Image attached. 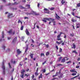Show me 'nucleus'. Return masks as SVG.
<instances>
[{
  "label": "nucleus",
  "mask_w": 80,
  "mask_h": 80,
  "mask_svg": "<svg viewBox=\"0 0 80 80\" xmlns=\"http://www.w3.org/2000/svg\"><path fill=\"white\" fill-rule=\"evenodd\" d=\"M44 19L45 20H48V21H50V20H52V21L53 23V25H55L56 22H55V21H54V20H55L54 19H52L51 18H45Z\"/></svg>",
  "instance_id": "f257e3e1"
},
{
  "label": "nucleus",
  "mask_w": 80,
  "mask_h": 80,
  "mask_svg": "<svg viewBox=\"0 0 80 80\" xmlns=\"http://www.w3.org/2000/svg\"><path fill=\"white\" fill-rule=\"evenodd\" d=\"M62 34H63V33L61 32L60 34L58 35V36H57V40H58V41H59V40H62V38H60V37H61V35Z\"/></svg>",
  "instance_id": "f03ea898"
},
{
  "label": "nucleus",
  "mask_w": 80,
  "mask_h": 80,
  "mask_svg": "<svg viewBox=\"0 0 80 80\" xmlns=\"http://www.w3.org/2000/svg\"><path fill=\"white\" fill-rule=\"evenodd\" d=\"M31 13H32V15H35V16H37L39 15H40V14H39L38 13H37V12H36L33 11H32L31 12Z\"/></svg>",
  "instance_id": "7ed1b4c3"
},
{
  "label": "nucleus",
  "mask_w": 80,
  "mask_h": 80,
  "mask_svg": "<svg viewBox=\"0 0 80 80\" xmlns=\"http://www.w3.org/2000/svg\"><path fill=\"white\" fill-rule=\"evenodd\" d=\"M56 16H55V18L56 19H57V20H60V17L58 15L57 13H56Z\"/></svg>",
  "instance_id": "20e7f679"
},
{
  "label": "nucleus",
  "mask_w": 80,
  "mask_h": 80,
  "mask_svg": "<svg viewBox=\"0 0 80 80\" xmlns=\"http://www.w3.org/2000/svg\"><path fill=\"white\" fill-rule=\"evenodd\" d=\"M25 32H26V34L28 35V36H29L30 35V32H28V29H26V30L25 31Z\"/></svg>",
  "instance_id": "39448f33"
},
{
  "label": "nucleus",
  "mask_w": 80,
  "mask_h": 80,
  "mask_svg": "<svg viewBox=\"0 0 80 80\" xmlns=\"http://www.w3.org/2000/svg\"><path fill=\"white\" fill-rule=\"evenodd\" d=\"M21 53H22V51H20V49H18L17 50V53L18 55H20Z\"/></svg>",
  "instance_id": "423d86ee"
},
{
  "label": "nucleus",
  "mask_w": 80,
  "mask_h": 80,
  "mask_svg": "<svg viewBox=\"0 0 80 80\" xmlns=\"http://www.w3.org/2000/svg\"><path fill=\"white\" fill-rule=\"evenodd\" d=\"M70 72H74V73H77V72L76 71H75V69L70 70Z\"/></svg>",
  "instance_id": "0eeeda50"
},
{
  "label": "nucleus",
  "mask_w": 80,
  "mask_h": 80,
  "mask_svg": "<svg viewBox=\"0 0 80 80\" xmlns=\"http://www.w3.org/2000/svg\"><path fill=\"white\" fill-rule=\"evenodd\" d=\"M18 3H17V2H15L14 3H12L11 5H17Z\"/></svg>",
  "instance_id": "6e6552de"
},
{
  "label": "nucleus",
  "mask_w": 80,
  "mask_h": 80,
  "mask_svg": "<svg viewBox=\"0 0 80 80\" xmlns=\"http://www.w3.org/2000/svg\"><path fill=\"white\" fill-rule=\"evenodd\" d=\"M65 58H67V57H65L64 58L62 59L61 61V63H64V62H65Z\"/></svg>",
  "instance_id": "1a4fd4ad"
},
{
  "label": "nucleus",
  "mask_w": 80,
  "mask_h": 80,
  "mask_svg": "<svg viewBox=\"0 0 80 80\" xmlns=\"http://www.w3.org/2000/svg\"><path fill=\"white\" fill-rule=\"evenodd\" d=\"M2 68L3 69V70H5V67L4 65V62H2Z\"/></svg>",
  "instance_id": "9d476101"
},
{
  "label": "nucleus",
  "mask_w": 80,
  "mask_h": 80,
  "mask_svg": "<svg viewBox=\"0 0 80 80\" xmlns=\"http://www.w3.org/2000/svg\"><path fill=\"white\" fill-rule=\"evenodd\" d=\"M13 29H11L8 32V33H9V35H10V34H12V33Z\"/></svg>",
  "instance_id": "9b49d317"
},
{
  "label": "nucleus",
  "mask_w": 80,
  "mask_h": 80,
  "mask_svg": "<svg viewBox=\"0 0 80 80\" xmlns=\"http://www.w3.org/2000/svg\"><path fill=\"white\" fill-rule=\"evenodd\" d=\"M17 37H16L15 38L13 39L12 41V42L14 43V42H15L17 41Z\"/></svg>",
  "instance_id": "f8f14e48"
},
{
  "label": "nucleus",
  "mask_w": 80,
  "mask_h": 80,
  "mask_svg": "<svg viewBox=\"0 0 80 80\" xmlns=\"http://www.w3.org/2000/svg\"><path fill=\"white\" fill-rule=\"evenodd\" d=\"M62 42H63V41H60V42H59L58 41H57L56 42V43H57V44L58 45H60V44H61V43H62Z\"/></svg>",
  "instance_id": "ddd939ff"
},
{
  "label": "nucleus",
  "mask_w": 80,
  "mask_h": 80,
  "mask_svg": "<svg viewBox=\"0 0 80 80\" xmlns=\"http://www.w3.org/2000/svg\"><path fill=\"white\" fill-rule=\"evenodd\" d=\"M33 55H34V54L33 53H31L30 55V56L31 57V58H33Z\"/></svg>",
  "instance_id": "4468645a"
},
{
  "label": "nucleus",
  "mask_w": 80,
  "mask_h": 80,
  "mask_svg": "<svg viewBox=\"0 0 80 80\" xmlns=\"http://www.w3.org/2000/svg\"><path fill=\"white\" fill-rule=\"evenodd\" d=\"M20 77L22 78H24V74L21 73V75H20Z\"/></svg>",
  "instance_id": "2eb2a0df"
},
{
  "label": "nucleus",
  "mask_w": 80,
  "mask_h": 80,
  "mask_svg": "<svg viewBox=\"0 0 80 80\" xmlns=\"http://www.w3.org/2000/svg\"><path fill=\"white\" fill-rule=\"evenodd\" d=\"M24 72H25V69H22L21 71V73L24 74Z\"/></svg>",
  "instance_id": "dca6fc26"
},
{
  "label": "nucleus",
  "mask_w": 80,
  "mask_h": 80,
  "mask_svg": "<svg viewBox=\"0 0 80 80\" xmlns=\"http://www.w3.org/2000/svg\"><path fill=\"white\" fill-rule=\"evenodd\" d=\"M19 8H20L21 9H25V8L23 7V6H22L21 5H20L19 6Z\"/></svg>",
  "instance_id": "f3484780"
},
{
  "label": "nucleus",
  "mask_w": 80,
  "mask_h": 80,
  "mask_svg": "<svg viewBox=\"0 0 80 80\" xmlns=\"http://www.w3.org/2000/svg\"><path fill=\"white\" fill-rule=\"evenodd\" d=\"M73 47H72L71 48H76V46H75V43H73Z\"/></svg>",
  "instance_id": "a211bd4d"
},
{
  "label": "nucleus",
  "mask_w": 80,
  "mask_h": 80,
  "mask_svg": "<svg viewBox=\"0 0 80 80\" xmlns=\"http://www.w3.org/2000/svg\"><path fill=\"white\" fill-rule=\"evenodd\" d=\"M2 38H4V32H2Z\"/></svg>",
  "instance_id": "6ab92c4d"
},
{
  "label": "nucleus",
  "mask_w": 80,
  "mask_h": 80,
  "mask_svg": "<svg viewBox=\"0 0 80 80\" xmlns=\"http://www.w3.org/2000/svg\"><path fill=\"white\" fill-rule=\"evenodd\" d=\"M45 18H43V20H42V21L44 22H47V20L45 19Z\"/></svg>",
  "instance_id": "aec40b11"
},
{
  "label": "nucleus",
  "mask_w": 80,
  "mask_h": 80,
  "mask_svg": "<svg viewBox=\"0 0 80 80\" xmlns=\"http://www.w3.org/2000/svg\"><path fill=\"white\" fill-rule=\"evenodd\" d=\"M80 7V3H78L77 4V6L76 7V8H77L78 7Z\"/></svg>",
  "instance_id": "412c9836"
},
{
  "label": "nucleus",
  "mask_w": 80,
  "mask_h": 80,
  "mask_svg": "<svg viewBox=\"0 0 80 80\" xmlns=\"http://www.w3.org/2000/svg\"><path fill=\"white\" fill-rule=\"evenodd\" d=\"M40 78H42V74L41 73L40 75L38 77V79H40Z\"/></svg>",
  "instance_id": "4be33fe9"
},
{
  "label": "nucleus",
  "mask_w": 80,
  "mask_h": 80,
  "mask_svg": "<svg viewBox=\"0 0 80 80\" xmlns=\"http://www.w3.org/2000/svg\"><path fill=\"white\" fill-rule=\"evenodd\" d=\"M76 26H77V28H79V27H80V24H78L76 25Z\"/></svg>",
  "instance_id": "5701e85b"
},
{
  "label": "nucleus",
  "mask_w": 80,
  "mask_h": 80,
  "mask_svg": "<svg viewBox=\"0 0 80 80\" xmlns=\"http://www.w3.org/2000/svg\"><path fill=\"white\" fill-rule=\"evenodd\" d=\"M7 6H13L12 5V3L9 2L8 4L7 5Z\"/></svg>",
  "instance_id": "b1692460"
},
{
  "label": "nucleus",
  "mask_w": 80,
  "mask_h": 80,
  "mask_svg": "<svg viewBox=\"0 0 80 80\" xmlns=\"http://www.w3.org/2000/svg\"><path fill=\"white\" fill-rule=\"evenodd\" d=\"M71 21L72 22H77V20L75 19H71Z\"/></svg>",
  "instance_id": "393cba45"
},
{
  "label": "nucleus",
  "mask_w": 80,
  "mask_h": 80,
  "mask_svg": "<svg viewBox=\"0 0 80 80\" xmlns=\"http://www.w3.org/2000/svg\"><path fill=\"white\" fill-rule=\"evenodd\" d=\"M11 63H13V64H15L16 63V62L14 61V62H13V59H12L11 60Z\"/></svg>",
  "instance_id": "a878e982"
},
{
  "label": "nucleus",
  "mask_w": 80,
  "mask_h": 80,
  "mask_svg": "<svg viewBox=\"0 0 80 80\" xmlns=\"http://www.w3.org/2000/svg\"><path fill=\"white\" fill-rule=\"evenodd\" d=\"M13 15V14L12 13H11V14L9 13L8 16V18H10V15Z\"/></svg>",
  "instance_id": "bb28decb"
},
{
  "label": "nucleus",
  "mask_w": 80,
  "mask_h": 80,
  "mask_svg": "<svg viewBox=\"0 0 80 80\" xmlns=\"http://www.w3.org/2000/svg\"><path fill=\"white\" fill-rule=\"evenodd\" d=\"M23 65V62H22V61L20 62L19 63V65H20V66H22Z\"/></svg>",
  "instance_id": "cd10ccee"
},
{
  "label": "nucleus",
  "mask_w": 80,
  "mask_h": 80,
  "mask_svg": "<svg viewBox=\"0 0 80 80\" xmlns=\"http://www.w3.org/2000/svg\"><path fill=\"white\" fill-rule=\"evenodd\" d=\"M63 0H62L61 2L62 3V4L63 5V4H64L65 3V2L63 1Z\"/></svg>",
  "instance_id": "c85d7f7f"
},
{
  "label": "nucleus",
  "mask_w": 80,
  "mask_h": 80,
  "mask_svg": "<svg viewBox=\"0 0 80 80\" xmlns=\"http://www.w3.org/2000/svg\"><path fill=\"white\" fill-rule=\"evenodd\" d=\"M26 7H28V8H30V5H26Z\"/></svg>",
  "instance_id": "c756f323"
},
{
  "label": "nucleus",
  "mask_w": 80,
  "mask_h": 80,
  "mask_svg": "<svg viewBox=\"0 0 80 80\" xmlns=\"http://www.w3.org/2000/svg\"><path fill=\"white\" fill-rule=\"evenodd\" d=\"M72 53H76V54H77V52H76V51L74 50L72 51Z\"/></svg>",
  "instance_id": "7c9ffc66"
},
{
  "label": "nucleus",
  "mask_w": 80,
  "mask_h": 80,
  "mask_svg": "<svg viewBox=\"0 0 80 80\" xmlns=\"http://www.w3.org/2000/svg\"><path fill=\"white\" fill-rule=\"evenodd\" d=\"M35 76H38V72H36L35 73Z\"/></svg>",
  "instance_id": "2f4dec72"
},
{
  "label": "nucleus",
  "mask_w": 80,
  "mask_h": 80,
  "mask_svg": "<svg viewBox=\"0 0 80 80\" xmlns=\"http://www.w3.org/2000/svg\"><path fill=\"white\" fill-rule=\"evenodd\" d=\"M55 9L54 8H51L50 9V10L51 11Z\"/></svg>",
  "instance_id": "473e14b6"
},
{
  "label": "nucleus",
  "mask_w": 80,
  "mask_h": 80,
  "mask_svg": "<svg viewBox=\"0 0 80 80\" xmlns=\"http://www.w3.org/2000/svg\"><path fill=\"white\" fill-rule=\"evenodd\" d=\"M70 36H71V37H73V36H74V33H71L70 34Z\"/></svg>",
  "instance_id": "72a5a7b5"
},
{
  "label": "nucleus",
  "mask_w": 80,
  "mask_h": 80,
  "mask_svg": "<svg viewBox=\"0 0 80 80\" xmlns=\"http://www.w3.org/2000/svg\"><path fill=\"white\" fill-rule=\"evenodd\" d=\"M20 29L21 30H23V26H21Z\"/></svg>",
  "instance_id": "f704fd0d"
},
{
  "label": "nucleus",
  "mask_w": 80,
  "mask_h": 80,
  "mask_svg": "<svg viewBox=\"0 0 80 80\" xmlns=\"http://www.w3.org/2000/svg\"><path fill=\"white\" fill-rule=\"evenodd\" d=\"M59 52L60 53L61 52H62V48H60V50L59 51Z\"/></svg>",
  "instance_id": "c9c22d12"
},
{
  "label": "nucleus",
  "mask_w": 80,
  "mask_h": 80,
  "mask_svg": "<svg viewBox=\"0 0 80 80\" xmlns=\"http://www.w3.org/2000/svg\"><path fill=\"white\" fill-rule=\"evenodd\" d=\"M62 58V57H60L59 58V59H58V62H60V60H61V59Z\"/></svg>",
  "instance_id": "e433bc0d"
},
{
  "label": "nucleus",
  "mask_w": 80,
  "mask_h": 80,
  "mask_svg": "<svg viewBox=\"0 0 80 80\" xmlns=\"http://www.w3.org/2000/svg\"><path fill=\"white\" fill-rule=\"evenodd\" d=\"M43 55L44 57H45V55L44 54L42 53H41V54L40 55L41 57H42V56H43Z\"/></svg>",
  "instance_id": "4c0bfd02"
},
{
  "label": "nucleus",
  "mask_w": 80,
  "mask_h": 80,
  "mask_svg": "<svg viewBox=\"0 0 80 80\" xmlns=\"http://www.w3.org/2000/svg\"><path fill=\"white\" fill-rule=\"evenodd\" d=\"M50 54V52H47L46 53V55L48 56Z\"/></svg>",
  "instance_id": "58836bf2"
},
{
  "label": "nucleus",
  "mask_w": 80,
  "mask_h": 80,
  "mask_svg": "<svg viewBox=\"0 0 80 80\" xmlns=\"http://www.w3.org/2000/svg\"><path fill=\"white\" fill-rule=\"evenodd\" d=\"M3 75L5 74V70H3Z\"/></svg>",
  "instance_id": "ea45409f"
},
{
  "label": "nucleus",
  "mask_w": 80,
  "mask_h": 80,
  "mask_svg": "<svg viewBox=\"0 0 80 80\" xmlns=\"http://www.w3.org/2000/svg\"><path fill=\"white\" fill-rule=\"evenodd\" d=\"M28 49V48H26L25 51V53H27Z\"/></svg>",
  "instance_id": "a19ab883"
},
{
  "label": "nucleus",
  "mask_w": 80,
  "mask_h": 80,
  "mask_svg": "<svg viewBox=\"0 0 80 80\" xmlns=\"http://www.w3.org/2000/svg\"><path fill=\"white\" fill-rule=\"evenodd\" d=\"M25 76H26L27 77H28V76H30V74H28V75H27V74H25Z\"/></svg>",
  "instance_id": "79ce46f5"
},
{
  "label": "nucleus",
  "mask_w": 80,
  "mask_h": 80,
  "mask_svg": "<svg viewBox=\"0 0 80 80\" xmlns=\"http://www.w3.org/2000/svg\"><path fill=\"white\" fill-rule=\"evenodd\" d=\"M27 15H32V13H27Z\"/></svg>",
  "instance_id": "37998d69"
},
{
  "label": "nucleus",
  "mask_w": 80,
  "mask_h": 80,
  "mask_svg": "<svg viewBox=\"0 0 80 80\" xmlns=\"http://www.w3.org/2000/svg\"><path fill=\"white\" fill-rule=\"evenodd\" d=\"M77 75V74L75 73H72V75L73 76H74V75Z\"/></svg>",
  "instance_id": "c03bdc74"
},
{
  "label": "nucleus",
  "mask_w": 80,
  "mask_h": 80,
  "mask_svg": "<svg viewBox=\"0 0 80 80\" xmlns=\"http://www.w3.org/2000/svg\"><path fill=\"white\" fill-rule=\"evenodd\" d=\"M8 64L10 68H12V67H11V66L10 65V63H8Z\"/></svg>",
  "instance_id": "a18cd8bd"
},
{
  "label": "nucleus",
  "mask_w": 80,
  "mask_h": 80,
  "mask_svg": "<svg viewBox=\"0 0 80 80\" xmlns=\"http://www.w3.org/2000/svg\"><path fill=\"white\" fill-rule=\"evenodd\" d=\"M35 77V76L34 75V74H33L32 77V79H33V78H34Z\"/></svg>",
  "instance_id": "49530a36"
},
{
  "label": "nucleus",
  "mask_w": 80,
  "mask_h": 80,
  "mask_svg": "<svg viewBox=\"0 0 80 80\" xmlns=\"http://www.w3.org/2000/svg\"><path fill=\"white\" fill-rule=\"evenodd\" d=\"M3 5H1L0 6V10H2V8H3Z\"/></svg>",
  "instance_id": "de8ad7c7"
},
{
  "label": "nucleus",
  "mask_w": 80,
  "mask_h": 80,
  "mask_svg": "<svg viewBox=\"0 0 80 80\" xmlns=\"http://www.w3.org/2000/svg\"><path fill=\"white\" fill-rule=\"evenodd\" d=\"M43 73H45V72H46V70L45 69H43Z\"/></svg>",
  "instance_id": "09e8293b"
},
{
  "label": "nucleus",
  "mask_w": 80,
  "mask_h": 80,
  "mask_svg": "<svg viewBox=\"0 0 80 80\" xmlns=\"http://www.w3.org/2000/svg\"><path fill=\"white\" fill-rule=\"evenodd\" d=\"M6 47H5V46H3L2 48H3V49L4 50H5V48H6Z\"/></svg>",
  "instance_id": "8fccbe9b"
},
{
  "label": "nucleus",
  "mask_w": 80,
  "mask_h": 80,
  "mask_svg": "<svg viewBox=\"0 0 80 80\" xmlns=\"http://www.w3.org/2000/svg\"><path fill=\"white\" fill-rule=\"evenodd\" d=\"M57 75L55 74V75L52 76V77L53 78H54V77H57Z\"/></svg>",
  "instance_id": "3c124183"
},
{
  "label": "nucleus",
  "mask_w": 80,
  "mask_h": 80,
  "mask_svg": "<svg viewBox=\"0 0 80 80\" xmlns=\"http://www.w3.org/2000/svg\"><path fill=\"white\" fill-rule=\"evenodd\" d=\"M46 48H48V47H49V45H48V44H47L46 46Z\"/></svg>",
  "instance_id": "603ef678"
},
{
  "label": "nucleus",
  "mask_w": 80,
  "mask_h": 80,
  "mask_svg": "<svg viewBox=\"0 0 80 80\" xmlns=\"http://www.w3.org/2000/svg\"><path fill=\"white\" fill-rule=\"evenodd\" d=\"M58 78H62V76L60 75L58 76Z\"/></svg>",
  "instance_id": "864d4df0"
},
{
  "label": "nucleus",
  "mask_w": 80,
  "mask_h": 80,
  "mask_svg": "<svg viewBox=\"0 0 80 80\" xmlns=\"http://www.w3.org/2000/svg\"><path fill=\"white\" fill-rule=\"evenodd\" d=\"M72 15H73V16H75V13H74V12H72Z\"/></svg>",
  "instance_id": "5fc2aeb1"
},
{
  "label": "nucleus",
  "mask_w": 80,
  "mask_h": 80,
  "mask_svg": "<svg viewBox=\"0 0 80 80\" xmlns=\"http://www.w3.org/2000/svg\"><path fill=\"white\" fill-rule=\"evenodd\" d=\"M13 72H14V68L12 70L11 72V73H13Z\"/></svg>",
  "instance_id": "6e6d98bb"
},
{
  "label": "nucleus",
  "mask_w": 80,
  "mask_h": 80,
  "mask_svg": "<svg viewBox=\"0 0 80 80\" xmlns=\"http://www.w3.org/2000/svg\"><path fill=\"white\" fill-rule=\"evenodd\" d=\"M22 2H23L24 3H25V2H26V0H22Z\"/></svg>",
  "instance_id": "4d7b16f0"
},
{
  "label": "nucleus",
  "mask_w": 80,
  "mask_h": 80,
  "mask_svg": "<svg viewBox=\"0 0 80 80\" xmlns=\"http://www.w3.org/2000/svg\"><path fill=\"white\" fill-rule=\"evenodd\" d=\"M2 1V2H4V3H5V2H6V0H1Z\"/></svg>",
  "instance_id": "13d9d810"
},
{
  "label": "nucleus",
  "mask_w": 80,
  "mask_h": 80,
  "mask_svg": "<svg viewBox=\"0 0 80 80\" xmlns=\"http://www.w3.org/2000/svg\"><path fill=\"white\" fill-rule=\"evenodd\" d=\"M44 11H47L48 10V9L46 8H45L44 9Z\"/></svg>",
  "instance_id": "bf43d9fd"
},
{
  "label": "nucleus",
  "mask_w": 80,
  "mask_h": 80,
  "mask_svg": "<svg viewBox=\"0 0 80 80\" xmlns=\"http://www.w3.org/2000/svg\"><path fill=\"white\" fill-rule=\"evenodd\" d=\"M79 67H80V66H76V68H78Z\"/></svg>",
  "instance_id": "052dcab7"
},
{
  "label": "nucleus",
  "mask_w": 80,
  "mask_h": 80,
  "mask_svg": "<svg viewBox=\"0 0 80 80\" xmlns=\"http://www.w3.org/2000/svg\"><path fill=\"white\" fill-rule=\"evenodd\" d=\"M39 7H40V3H38V8H39Z\"/></svg>",
  "instance_id": "680f3d73"
},
{
  "label": "nucleus",
  "mask_w": 80,
  "mask_h": 80,
  "mask_svg": "<svg viewBox=\"0 0 80 80\" xmlns=\"http://www.w3.org/2000/svg\"><path fill=\"white\" fill-rule=\"evenodd\" d=\"M80 58H78L77 59V61H80Z\"/></svg>",
  "instance_id": "e2e57ef3"
},
{
  "label": "nucleus",
  "mask_w": 80,
  "mask_h": 80,
  "mask_svg": "<svg viewBox=\"0 0 80 80\" xmlns=\"http://www.w3.org/2000/svg\"><path fill=\"white\" fill-rule=\"evenodd\" d=\"M62 64H58V66H62Z\"/></svg>",
  "instance_id": "0e129e2a"
},
{
  "label": "nucleus",
  "mask_w": 80,
  "mask_h": 80,
  "mask_svg": "<svg viewBox=\"0 0 80 80\" xmlns=\"http://www.w3.org/2000/svg\"><path fill=\"white\" fill-rule=\"evenodd\" d=\"M75 17H76V18H79V19H80V17H79L77 16H75Z\"/></svg>",
  "instance_id": "69168bd1"
},
{
  "label": "nucleus",
  "mask_w": 80,
  "mask_h": 80,
  "mask_svg": "<svg viewBox=\"0 0 80 80\" xmlns=\"http://www.w3.org/2000/svg\"><path fill=\"white\" fill-rule=\"evenodd\" d=\"M45 63H46V61H45V62H44L43 63H42V65H44V64H45Z\"/></svg>",
  "instance_id": "338daca9"
},
{
  "label": "nucleus",
  "mask_w": 80,
  "mask_h": 80,
  "mask_svg": "<svg viewBox=\"0 0 80 80\" xmlns=\"http://www.w3.org/2000/svg\"><path fill=\"white\" fill-rule=\"evenodd\" d=\"M11 80H13V76L11 77Z\"/></svg>",
  "instance_id": "774afa93"
}]
</instances>
